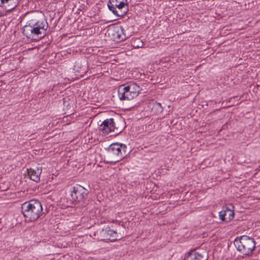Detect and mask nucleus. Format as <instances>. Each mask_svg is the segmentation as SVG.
Listing matches in <instances>:
<instances>
[{
  "mask_svg": "<svg viewBox=\"0 0 260 260\" xmlns=\"http://www.w3.org/2000/svg\"><path fill=\"white\" fill-rule=\"evenodd\" d=\"M99 234L100 235L98 239L100 241H110L112 242L116 241L118 238L117 233L108 226L103 228L100 232Z\"/></svg>",
  "mask_w": 260,
  "mask_h": 260,
  "instance_id": "nucleus-10",
  "label": "nucleus"
},
{
  "mask_svg": "<svg viewBox=\"0 0 260 260\" xmlns=\"http://www.w3.org/2000/svg\"><path fill=\"white\" fill-rule=\"evenodd\" d=\"M234 245L239 251L246 255L251 253L255 247L254 239L245 235L236 238Z\"/></svg>",
  "mask_w": 260,
  "mask_h": 260,
  "instance_id": "nucleus-3",
  "label": "nucleus"
},
{
  "mask_svg": "<svg viewBox=\"0 0 260 260\" xmlns=\"http://www.w3.org/2000/svg\"><path fill=\"white\" fill-rule=\"evenodd\" d=\"M48 28L46 20L31 19L23 27V32L27 38L39 40L46 36Z\"/></svg>",
  "mask_w": 260,
  "mask_h": 260,
  "instance_id": "nucleus-1",
  "label": "nucleus"
},
{
  "mask_svg": "<svg viewBox=\"0 0 260 260\" xmlns=\"http://www.w3.org/2000/svg\"><path fill=\"white\" fill-rule=\"evenodd\" d=\"M126 146L119 143H113L107 149L108 155L113 157L115 161H118L124 157L126 153Z\"/></svg>",
  "mask_w": 260,
  "mask_h": 260,
  "instance_id": "nucleus-6",
  "label": "nucleus"
},
{
  "mask_svg": "<svg viewBox=\"0 0 260 260\" xmlns=\"http://www.w3.org/2000/svg\"><path fill=\"white\" fill-rule=\"evenodd\" d=\"M109 35H112L113 40L116 41H124L131 35L127 34L124 28L120 25H116L108 30Z\"/></svg>",
  "mask_w": 260,
  "mask_h": 260,
  "instance_id": "nucleus-8",
  "label": "nucleus"
},
{
  "mask_svg": "<svg viewBox=\"0 0 260 260\" xmlns=\"http://www.w3.org/2000/svg\"><path fill=\"white\" fill-rule=\"evenodd\" d=\"M27 173L30 179L38 182L40 179V175L42 173V169L40 168L28 169L27 170Z\"/></svg>",
  "mask_w": 260,
  "mask_h": 260,
  "instance_id": "nucleus-12",
  "label": "nucleus"
},
{
  "mask_svg": "<svg viewBox=\"0 0 260 260\" xmlns=\"http://www.w3.org/2000/svg\"><path fill=\"white\" fill-rule=\"evenodd\" d=\"M21 209L25 220L28 221L36 220L43 213L42 205L37 200H31L23 203Z\"/></svg>",
  "mask_w": 260,
  "mask_h": 260,
  "instance_id": "nucleus-2",
  "label": "nucleus"
},
{
  "mask_svg": "<svg viewBox=\"0 0 260 260\" xmlns=\"http://www.w3.org/2000/svg\"><path fill=\"white\" fill-rule=\"evenodd\" d=\"M99 130L102 132L103 134H108L111 132L118 134L121 132L116 127L113 118L105 120L100 125Z\"/></svg>",
  "mask_w": 260,
  "mask_h": 260,
  "instance_id": "nucleus-9",
  "label": "nucleus"
},
{
  "mask_svg": "<svg viewBox=\"0 0 260 260\" xmlns=\"http://www.w3.org/2000/svg\"><path fill=\"white\" fill-rule=\"evenodd\" d=\"M108 7L112 13L117 16H123L128 11L127 0H109Z\"/></svg>",
  "mask_w": 260,
  "mask_h": 260,
  "instance_id": "nucleus-5",
  "label": "nucleus"
},
{
  "mask_svg": "<svg viewBox=\"0 0 260 260\" xmlns=\"http://www.w3.org/2000/svg\"><path fill=\"white\" fill-rule=\"evenodd\" d=\"M87 189L83 186L77 184L71 188L70 195L72 200L77 203L83 202L88 194Z\"/></svg>",
  "mask_w": 260,
  "mask_h": 260,
  "instance_id": "nucleus-7",
  "label": "nucleus"
},
{
  "mask_svg": "<svg viewBox=\"0 0 260 260\" xmlns=\"http://www.w3.org/2000/svg\"><path fill=\"white\" fill-rule=\"evenodd\" d=\"M132 45L135 48H139L143 47V42L140 39L136 38L132 41Z\"/></svg>",
  "mask_w": 260,
  "mask_h": 260,
  "instance_id": "nucleus-15",
  "label": "nucleus"
},
{
  "mask_svg": "<svg viewBox=\"0 0 260 260\" xmlns=\"http://www.w3.org/2000/svg\"><path fill=\"white\" fill-rule=\"evenodd\" d=\"M20 2V0H1V4L8 11H11L17 7Z\"/></svg>",
  "mask_w": 260,
  "mask_h": 260,
  "instance_id": "nucleus-13",
  "label": "nucleus"
},
{
  "mask_svg": "<svg viewBox=\"0 0 260 260\" xmlns=\"http://www.w3.org/2000/svg\"><path fill=\"white\" fill-rule=\"evenodd\" d=\"M234 208V207L232 205L223 208V210L219 213V219L226 222L233 220L235 215Z\"/></svg>",
  "mask_w": 260,
  "mask_h": 260,
  "instance_id": "nucleus-11",
  "label": "nucleus"
},
{
  "mask_svg": "<svg viewBox=\"0 0 260 260\" xmlns=\"http://www.w3.org/2000/svg\"><path fill=\"white\" fill-rule=\"evenodd\" d=\"M185 260H206L204 256L194 250H190L186 253L184 257Z\"/></svg>",
  "mask_w": 260,
  "mask_h": 260,
  "instance_id": "nucleus-14",
  "label": "nucleus"
},
{
  "mask_svg": "<svg viewBox=\"0 0 260 260\" xmlns=\"http://www.w3.org/2000/svg\"><path fill=\"white\" fill-rule=\"evenodd\" d=\"M140 90V86L135 83L120 85L118 89V95L121 100H132L136 97Z\"/></svg>",
  "mask_w": 260,
  "mask_h": 260,
  "instance_id": "nucleus-4",
  "label": "nucleus"
}]
</instances>
